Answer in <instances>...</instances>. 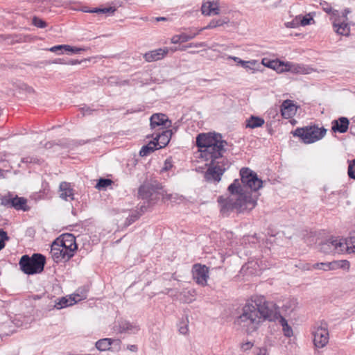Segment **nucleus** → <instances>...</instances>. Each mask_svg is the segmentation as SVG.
Instances as JSON below:
<instances>
[{
  "instance_id": "nucleus-7",
  "label": "nucleus",
  "mask_w": 355,
  "mask_h": 355,
  "mask_svg": "<svg viewBox=\"0 0 355 355\" xmlns=\"http://www.w3.org/2000/svg\"><path fill=\"white\" fill-rule=\"evenodd\" d=\"M348 241L331 237L319 244V251L324 254L340 253L349 248Z\"/></svg>"
},
{
  "instance_id": "nucleus-61",
  "label": "nucleus",
  "mask_w": 355,
  "mask_h": 355,
  "mask_svg": "<svg viewBox=\"0 0 355 355\" xmlns=\"http://www.w3.org/2000/svg\"><path fill=\"white\" fill-rule=\"evenodd\" d=\"M55 145L54 142L52 141H48L44 144L45 148H51Z\"/></svg>"
},
{
  "instance_id": "nucleus-52",
  "label": "nucleus",
  "mask_w": 355,
  "mask_h": 355,
  "mask_svg": "<svg viewBox=\"0 0 355 355\" xmlns=\"http://www.w3.org/2000/svg\"><path fill=\"white\" fill-rule=\"evenodd\" d=\"M80 61L78 60H73V59H67V64L68 65H76L78 64H80Z\"/></svg>"
},
{
  "instance_id": "nucleus-6",
  "label": "nucleus",
  "mask_w": 355,
  "mask_h": 355,
  "mask_svg": "<svg viewBox=\"0 0 355 355\" xmlns=\"http://www.w3.org/2000/svg\"><path fill=\"white\" fill-rule=\"evenodd\" d=\"M241 176V186L243 188L244 192H249L252 196V192L256 193L262 187L263 182L260 179L257 174L248 167H243L239 171Z\"/></svg>"
},
{
  "instance_id": "nucleus-38",
  "label": "nucleus",
  "mask_w": 355,
  "mask_h": 355,
  "mask_svg": "<svg viewBox=\"0 0 355 355\" xmlns=\"http://www.w3.org/2000/svg\"><path fill=\"white\" fill-rule=\"evenodd\" d=\"M65 51H68L71 53V54H76L80 53L82 51H85V49L77 47V46H72L68 44H65Z\"/></svg>"
},
{
  "instance_id": "nucleus-35",
  "label": "nucleus",
  "mask_w": 355,
  "mask_h": 355,
  "mask_svg": "<svg viewBox=\"0 0 355 355\" xmlns=\"http://www.w3.org/2000/svg\"><path fill=\"white\" fill-rule=\"evenodd\" d=\"M32 24L37 28H44L47 26V23L42 19L34 16L32 19Z\"/></svg>"
},
{
  "instance_id": "nucleus-17",
  "label": "nucleus",
  "mask_w": 355,
  "mask_h": 355,
  "mask_svg": "<svg viewBox=\"0 0 355 355\" xmlns=\"http://www.w3.org/2000/svg\"><path fill=\"white\" fill-rule=\"evenodd\" d=\"M85 298H86L85 296L80 297L78 294H76L73 297L70 296L69 298H67V297H62L55 300L53 306L55 307L56 309H61L69 306H72L77 302L80 301L82 299Z\"/></svg>"
},
{
  "instance_id": "nucleus-57",
  "label": "nucleus",
  "mask_w": 355,
  "mask_h": 355,
  "mask_svg": "<svg viewBox=\"0 0 355 355\" xmlns=\"http://www.w3.org/2000/svg\"><path fill=\"white\" fill-rule=\"evenodd\" d=\"M31 163L41 164L42 161L40 159L35 157H31Z\"/></svg>"
},
{
  "instance_id": "nucleus-22",
  "label": "nucleus",
  "mask_w": 355,
  "mask_h": 355,
  "mask_svg": "<svg viewBox=\"0 0 355 355\" xmlns=\"http://www.w3.org/2000/svg\"><path fill=\"white\" fill-rule=\"evenodd\" d=\"M326 265L327 266V269H329V270H336L338 268L348 270L350 266L349 261L347 260H338L327 262Z\"/></svg>"
},
{
  "instance_id": "nucleus-28",
  "label": "nucleus",
  "mask_w": 355,
  "mask_h": 355,
  "mask_svg": "<svg viewBox=\"0 0 355 355\" xmlns=\"http://www.w3.org/2000/svg\"><path fill=\"white\" fill-rule=\"evenodd\" d=\"M334 26L336 28V31L339 35H347L349 33V27L347 23L341 22L337 24L334 21Z\"/></svg>"
},
{
  "instance_id": "nucleus-33",
  "label": "nucleus",
  "mask_w": 355,
  "mask_h": 355,
  "mask_svg": "<svg viewBox=\"0 0 355 355\" xmlns=\"http://www.w3.org/2000/svg\"><path fill=\"white\" fill-rule=\"evenodd\" d=\"M227 22V21L225 19H214L211 20L210 22L209 23V24L207 26H205V28H203V29H211V28H216V27L223 25L224 24H226ZM200 30L202 31V28Z\"/></svg>"
},
{
  "instance_id": "nucleus-5",
  "label": "nucleus",
  "mask_w": 355,
  "mask_h": 355,
  "mask_svg": "<svg viewBox=\"0 0 355 355\" xmlns=\"http://www.w3.org/2000/svg\"><path fill=\"white\" fill-rule=\"evenodd\" d=\"M327 133V129L324 127L319 128L318 125H307L302 128H297L292 134L297 137L306 144H313L322 139Z\"/></svg>"
},
{
  "instance_id": "nucleus-34",
  "label": "nucleus",
  "mask_w": 355,
  "mask_h": 355,
  "mask_svg": "<svg viewBox=\"0 0 355 355\" xmlns=\"http://www.w3.org/2000/svg\"><path fill=\"white\" fill-rule=\"evenodd\" d=\"M107 83L110 85H120V86H121V85H128L129 84V80H124L120 81L118 77H116V76H110L107 79Z\"/></svg>"
},
{
  "instance_id": "nucleus-43",
  "label": "nucleus",
  "mask_w": 355,
  "mask_h": 355,
  "mask_svg": "<svg viewBox=\"0 0 355 355\" xmlns=\"http://www.w3.org/2000/svg\"><path fill=\"white\" fill-rule=\"evenodd\" d=\"M63 50H65V44H59L56 46H53L49 49H48V51L56 53L58 54H61L63 53Z\"/></svg>"
},
{
  "instance_id": "nucleus-40",
  "label": "nucleus",
  "mask_w": 355,
  "mask_h": 355,
  "mask_svg": "<svg viewBox=\"0 0 355 355\" xmlns=\"http://www.w3.org/2000/svg\"><path fill=\"white\" fill-rule=\"evenodd\" d=\"M326 264H327V263H323V262L316 263L311 266H309V267H307L306 269L307 270L320 269V270H323L324 271H327V270H329V269H327V266Z\"/></svg>"
},
{
  "instance_id": "nucleus-29",
  "label": "nucleus",
  "mask_w": 355,
  "mask_h": 355,
  "mask_svg": "<svg viewBox=\"0 0 355 355\" xmlns=\"http://www.w3.org/2000/svg\"><path fill=\"white\" fill-rule=\"evenodd\" d=\"M21 36L18 35H0V41H7L10 44L21 42Z\"/></svg>"
},
{
  "instance_id": "nucleus-21",
  "label": "nucleus",
  "mask_w": 355,
  "mask_h": 355,
  "mask_svg": "<svg viewBox=\"0 0 355 355\" xmlns=\"http://www.w3.org/2000/svg\"><path fill=\"white\" fill-rule=\"evenodd\" d=\"M114 342H116L118 344L121 343L120 340H114L112 338H106L98 340L96 343L95 346L96 349L99 351H107L110 349L111 345Z\"/></svg>"
},
{
  "instance_id": "nucleus-37",
  "label": "nucleus",
  "mask_w": 355,
  "mask_h": 355,
  "mask_svg": "<svg viewBox=\"0 0 355 355\" xmlns=\"http://www.w3.org/2000/svg\"><path fill=\"white\" fill-rule=\"evenodd\" d=\"M347 173L349 178L355 180V159L349 162Z\"/></svg>"
},
{
  "instance_id": "nucleus-31",
  "label": "nucleus",
  "mask_w": 355,
  "mask_h": 355,
  "mask_svg": "<svg viewBox=\"0 0 355 355\" xmlns=\"http://www.w3.org/2000/svg\"><path fill=\"white\" fill-rule=\"evenodd\" d=\"M112 182V180L109 178H101L96 183V188L102 190L110 186Z\"/></svg>"
},
{
  "instance_id": "nucleus-15",
  "label": "nucleus",
  "mask_w": 355,
  "mask_h": 355,
  "mask_svg": "<svg viewBox=\"0 0 355 355\" xmlns=\"http://www.w3.org/2000/svg\"><path fill=\"white\" fill-rule=\"evenodd\" d=\"M172 135L173 130L166 128L154 132L150 137H153L155 142L157 143V146H159V148H162L168 145Z\"/></svg>"
},
{
  "instance_id": "nucleus-26",
  "label": "nucleus",
  "mask_w": 355,
  "mask_h": 355,
  "mask_svg": "<svg viewBox=\"0 0 355 355\" xmlns=\"http://www.w3.org/2000/svg\"><path fill=\"white\" fill-rule=\"evenodd\" d=\"M139 330L137 326L133 325L129 322H123L119 324V332L135 333Z\"/></svg>"
},
{
  "instance_id": "nucleus-3",
  "label": "nucleus",
  "mask_w": 355,
  "mask_h": 355,
  "mask_svg": "<svg viewBox=\"0 0 355 355\" xmlns=\"http://www.w3.org/2000/svg\"><path fill=\"white\" fill-rule=\"evenodd\" d=\"M240 180L235 179L229 185L227 190L232 195H238L236 200L231 197L224 198L222 196L218 198L217 201L220 205V212L223 214H227L234 210L239 211L251 210L256 207L259 194L255 193L254 196H252L249 192H244Z\"/></svg>"
},
{
  "instance_id": "nucleus-54",
  "label": "nucleus",
  "mask_w": 355,
  "mask_h": 355,
  "mask_svg": "<svg viewBox=\"0 0 355 355\" xmlns=\"http://www.w3.org/2000/svg\"><path fill=\"white\" fill-rule=\"evenodd\" d=\"M348 243L350 242L352 246L350 248L352 249V251L355 252V236H351L349 241H347Z\"/></svg>"
},
{
  "instance_id": "nucleus-51",
  "label": "nucleus",
  "mask_w": 355,
  "mask_h": 355,
  "mask_svg": "<svg viewBox=\"0 0 355 355\" xmlns=\"http://www.w3.org/2000/svg\"><path fill=\"white\" fill-rule=\"evenodd\" d=\"M43 299V300L45 302V303H47L50 300L49 298V297H46L44 295L43 296L42 295H35L33 296V299L34 300H40V299Z\"/></svg>"
},
{
  "instance_id": "nucleus-8",
  "label": "nucleus",
  "mask_w": 355,
  "mask_h": 355,
  "mask_svg": "<svg viewBox=\"0 0 355 355\" xmlns=\"http://www.w3.org/2000/svg\"><path fill=\"white\" fill-rule=\"evenodd\" d=\"M269 67L276 69L279 72H291L293 73L309 74L311 69L301 64H294L292 62H286L281 61L270 62Z\"/></svg>"
},
{
  "instance_id": "nucleus-10",
  "label": "nucleus",
  "mask_w": 355,
  "mask_h": 355,
  "mask_svg": "<svg viewBox=\"0 0 355 355\" xmlns=\"http://www.w3.org/2000/svg\"><path fill=\"white\" fill-rule=\"evenodd\" d=\"M313 335L314 345L318 348L324 347L328 343L329 339L327 323L322 321L320 325L313 332Z\"/></svg>"
},
{
  "instance_id": "nucleus-20",
  "label": "nucleus",
  "mask_w": 355,
  "mask_h": 355,
  "mask_svg": "<svg viewBox=\"0 0 355 355\" xmlns=\"http://www.w3.org/2000/svg\"><path fill=\"white\" fill-rule=\"evenodd\" d=\"M60 198L68 200L69 198L70 200H74V193L73 189L71 188V184L66 182H62L60 184Z\"/></svg>"
},
{
  "instance_id": "nucleus-30",
  "label": "nucleus",
  "mask_w": 355,
  "mask_h": 355,
  "mask_svg": "<svg viewBox=\"0 0 355 355\" xmlns=\"http://www.w3.org/2000/svg\"><path fill=\"white\" fill-rule=\"evenodd\" d=\"M116 10V8L115 7L110 6L107 8H94L88 12L92 13L114 14Z\"/></svg>"
},
{
  "instance_id": "nucleus-13",
  "label": "nucleus",
  "mask_w": 355,
  "mask_h": 355,
  "mask_svg": "<svg viewBox=\"0 0 355 355\" xmlns=\"http://www.w3.org/2000/svg\"><path fill=\"white\" fill-rule=\"evenodd\" d=\"M193 278L195 282L202 286L207 285L209 278V268L205 265L196 263L192 268Z\"/></svg>"
},
{
  "instance_id": "nucleus-48",
  "label": "nucleus",
  "mask_w": 355,
  "mask_h": 355,
  "mask_svg": "<svg viewBox=\"0 0 355 355\" xmlns=\"http://www.w3.org/2000/svg\"><path fill=\"white\" fill-rule=\"evenodd\" d=\"M252 346H253V343L248 341V342H246V343L242 344L241 349L243 351H246V350L250 349L252 347Z\"/></svg>"
},
{
  "instance_id": "nucleus-50",
  "label": "nucleus",
  "mask_w": 355,
  "mask_h": 355,
  "mask_svg": "<svg viewBox=\"0 0 355 355\" xmlns=\"http://www.w3.org/2000/svg\"><path fill=\"white\" fill-rule=\"evenodd\" d=\"M81 110L83 113V114H91L94 111V110H92L89 107L87 106V105H85L84 107H83L81 108Z\"/></svg>"
},
{
  "instance_id": "nucleus-44",
  "label": "nucleus",
  "mask_w": 355,
  "mask_h": 355,
  "mask_svg": "<svg viewBox=\"0 0 355 355\" xmlns=\"http://www.w3.org/2000/svg\"><path fill=\"white\" fill-rule=\"evenodd\" d=\"M173 167V162L171 157L167 158L164 161V166L162 168V171H168Z\"/></svg>"
},
{
  "instance_id": "nucleus-9",
  "label": "nucleus",
  "mask_w": 355,
  "mask_h": 355,
  "mask_svg": "<svg viewBox=\"0 0 355 355\" xmlns=\"http://www.w3.org/2000/svg\"><path fill=\"white\" fill-rule=\"evenodd\" d=\"M1 204L8 208H14L16 210L27 211L30 209V207L27 205L26 198L19 197L17 195L13 196L11 193H8V196H3L1 198Z\"/></svg>"
},
{
  "instance_id": "nucleus-59",
  "label": "nucleus",
  "mask_w": 355,
  "mask_h": 355,
  "mask_svg": "<svg viewBox=\"0 0 355 355\" xmlns=\"http://www.w3.org/2000/svg\"><path fill=\"white\" fill-rule=\"evenodd\" d=\"M90 140H83V139H80V140H78V141H76V144L78 146H82V145H84L88 142H89Z\"/></svg>"
},
{
  "instance_id": "nucleus-24",
  "label": "nucleus",
  "mask_w": 355,
  "mask_h": 355,
  "mask_svg": "<svg viewBox=\"0 0 355 355\" xmlns=\"http://www.w3.org/2000/svg\"><path fill=\"white\" fill-rule=\"evenodd\" d=\"M200 31H201V30L193 34L182 33L180 35H175L173 36V37L171 38V42L173 44L186 42L194 38L199 33Z\"/></svg>"
},
{
  "instance_id": "nucleus-36",
  "label": "nucleus",
  "mask_w": 355,
  "mask_h": 355,
  "mask_svg": "<svg viewBox=\"0 0 355 355\" xmlns=\"http://www.w3.org/2000/svg\"><path fill=\"white\" fill-rule=\"evenodd\" d=\"M257 61L250 60V61H245L243 60H239V64H241L243 68L250 70L254 71V66L256 65Z\"/></svg>"
},
{
  "instance_id": "nucleus-12",
  "label": "nucleus",
  "mask_w": 355,
  "mask_h": 355,
  "mask_svg": "<svg viewBox=\"0 0 355 355\" xmlns=\"http://www.w3.org/2000/svg\"><path fill=\"white\" fill-rule=\"evenodd\" d=\"M150 126L154 132H157L170 128L171 121L168 119L165 114L155 113L150 118Z\"/></svg>"
},
{
  "instance_id": "nucleus-55",
  "label": "nucleus",
  "mask_w": 355,
  "mask_h": 355,
  "mask_svg": "<svg viewBox=\"0 0 355 355\" xmlns=\"http://www.w3.org/2000/svg\"><path fill=\"white\" fill-rule=\"evenodd\" d=\"M182 294L184 295V296H187V295H191L192 297H193L195 296V294H196V291L194 289H192V290H189L188 291H184L182 293Z\"/></svg>"
},
{
  "instance_id": "nucleus-45",
  "label": "nucleus",
  "mask_w": 355,
  "mask_h": 355,
  "mask_svg": "<svg viewBox=\"0 0 355 355\" xmlns=\"http://www.w3.org/2000/svg\"><path fill=\"white\" fill-rule=\"evenodd\" d=\"M324 5L326 6H323V10L327 12V14H331L333 15H335L336 12H338L337 10H333L331 6L327 2H324Z\"/></svg>"
},
{
  "instance_id": "nucleus-2",
  "label": "nucleus",
  "mask_w": 355,
  "mask_h": 355,
  "mask_svg": "<svg viewBox=\"0 0 355 355\" xmlns=\"http://www.w3.org/2000/svg\"><path fill=\"white\" fill-rule=\"evenodd\" d=\"M196 144L200 153V157L205 161H209L204 178L207 182H218L222 175L231 165L227 158L223 156L227 151V142L223 139L220 133H200L196 138Z\"/></svg>"
},
{
  "instance_id": "nucleus-56",
  "label": "nucleus",
  "mask_w": 355,
  "mask_h": 355,
  "mask_svg": "<svg viewBox=\"0 0 355 355\" xmlns=\"http://www.w3.org/2000/svg\"><path fill=\"white\" fill-rule=\"evenodd\" d=\"M127 349L131 352H136L138 350V347L136 345H128Z\"/></svg>"
},
{
  "instance_id": "nucleus-47",
  "label": "nucleus",
  "mask_w": 355,
  "mask_h": 355,
  "mask_svg": "<svg viewBox=\"0 0 355 355\" xmlns=\"http://www.w3.org/2000/svg\"><path fill=\"white\" fill-rule=\"evenodd\" d=\"M148 184L150 186V189L151 190L152 193L153 192H157L159 190L162 189L161 184H159V182H155L154 183H150Z\"/></svg>"
},
{
  "instance_id": "nucleus-64",
  "label": "nucleus",
  "mask_w": 355,
  "mask_h": 355,
  "mask_svg": "<svg viewBox=\"0 0 355 355\" xmlns=\"http://www.w3.org/2000/svg\"><path fill=\"white\" fill-rule=\"evenodd\" d=\"M350 10L349 8H345L343 12V17L347 19V15L350 12Z\"/></svg>"
},
{
  "instance_id": "nucleus-39",
  "label": "nucleus",
  "mask_w": 355,
  "mask_h": 355,
  "mask_svg": "<svg viewBox=\"0 0 355 355\" xmlns=\"http://www.w3.org/2000/svg\"><path fill=\"white\" fill-rule=\"evenodd\" d=\"M212 10V3L207 2L206 3H203L201 7L202 13L205 15H211Z\"/></svg>"
},
{
  "instance_id": "nucleus-4",
  "label": "nucleus",
  "mask_w": 355,
  "mask_h": 355,
  "mask_svg": "<svg viewBox=\"0 0 355 355\" xmlns=\"http://www.w3.org/2000/svg\"><path fill=\"white\" fill-rule=\"evenodd\" d=\"M46 257L40 253H34L32 256L24 254L19 261L20 270L26 275H33L44 271Z\"/></svg>"
},
{
  "instance_id": "nucleus-62",
  "label": "nucleus",
  "mask_w": 355,
  "mask_h": 355,
  "mask_svg": "<svg viewBox=\"0 0 355 355\" xmlns=\"http://www.w3.org/2000/svg\"><path fill=\"white\" fill-rule=\"evenodd\" d=\"M21 162H24V163H31V157H24L21 159Z\"/></svg>"
},
{
  "instance_id": "nucleus-16",
  "label": "nucleus",
  "mask_w": 355,
  "mask_h": 355,
  "mask_svg": "<svg viewBox=\"0 0 355 355\" xmlns=\"http://www.w3.org/2000/svg\"><path fill=\"white\" fill-rule=\"evenodd\" d=\"M297 106L293 101L287 99L283 101L280 106L281 114L284 119H291L295 115Z\"/></svg>"
},
{
  "instance_id": "nucleus-25",
  "label": "nucleus",
  "mask_w": 355,
  "mask_h": 355,
  "mask_svg": "<svg viewBox=\"0 0 355 355\" xmlns=\"http://www.w3.org/2000/svg\"><path fill=\"white\" fill-rule=\"evenodd\" d=\"M157 146V143H155L154 140L151 141L147 145H144L141 147L139 151V155L141 157L147 156L155 150L159 149Z\"/></svg>"
},
{
  "instance_id": "nucleus-41",
  "label": "nucleus",
  "mask_w": 355,
  "mask_h": 355,
  "mask_svg": "<svg viewBox=\"0 0 355 355\" xmlns=\"http://www.w3.org/2000/svg\"><path fill=\"white\" fill-rule=\"evenodd\" d=\"M10 240L7 232L3 229H0V245L6 246V242Z\"/></svg>"
},
{
  "instance_id": "nucleus-58",
  "label": "nucleus",
  "mask_w": 355,
  "mask_h": 355,
  "mask_svg": "<svg viewBox=\"0 0 355 355\" xmlns=\"http://www.w3.org/2000/svg\"><path fill=\"white\" fill-rule=\"evenodd\" d=\"M54 304H53L51 302L49 303L46 306V307L44 309L47 311H50L53 310V309H55V307L53 306Z\"/></svg>"
},
{
  "instance_id": "nucleus-60",
  "label": "nucleus",
  "mask_w": 355,
  "mask_h": 355,
  "mask_svg": "<svg viewBox=\"0 0 355 355\" xmlns=\"http://www.w3.org/2000/svg\"><path fill=\"white\" fill-rule=\"evenodd\" d=\"M219 11H220V9L218 6H216V7H213L212 6V10H211V14L213 15H218L219 14Z\"/></svg>"
},
{
  "instance_id": "nucleus-1",
  "label": "nucleus",
  "mask_w": 355,
  "mask_h": 355,
  "mask_svg": "<svg viewBox=\"0 0 355 355\" xmlns=\"http://www.w3.org/2000/svg\"><path fill=\"white\" fill-rule=\"evenodd\" d=\"M277 320L282 326L284 335L288 338L291 337L293 329L287 320L282 316L279 307L275 302L266 301L263 297H261L254 302L246 303L234 323L245 329L247 334L250 335L259 329L263 321L275 322Z\"/></svg>"
},
{
  "instance_id": "nucleus-53",
  "label": "nucleus",
  "mask_w": 355,
  "mask_h": 355,
  "mask_svg": "<svg viewBox=\"0 0 355 355\" xmlns=\"http://www.w3.org/2000/svg\"><path fill=\"white\" fill-rule=\"evenodd\" d=\"M179 331L182 334H184V335L187 334V332H188V326H187V324H184V326L180 327V329H179Z\"/></svg>"
},
{
  "instance_id": "nucleus-23",
  "label": "nucleus",
  "mask_w": 355,
  "mask_h": 355,
  "mask_svg": "<svg viewBox=\"0 0 355 355\" xmlns=\"http://www.w3.org/2000/svg\"><path fill=\"white\" fill-rule=\"evenodd\" d=\"M265 123L264 119L262 117L251 115L246 120V127L254 129L257 128L261 127Z\"/></svg>"
},
{
  "instance_id": "nucleus-27",
  "label": "nucleus",
  "mask_w": 355,
  "mask_h": 355,
  "mask_svg": "<svg viewBox=\"0 0 355 355\" xmlns=\"http://www.w3.org/2000/svg\"><path fill=\"white\" fill-rule=\"evenodd\" d=\"M138 195L142 199L149 198L153 195L149 184L141 185L138 190Z\"/></svg>"
},
{
  "instance_id": "nucleus-63",
  "label": "nucleus",
  "mask_w": 355,
  "mask_h": 355,
  "mask_svg": "<svg viewBox=\"0 0 355 355\" xmlns=\"http://www.w3.org/2000/svg\"><path fill=\"white\" fill-rule=\"evenodd\" d=\"M155 20L156 21H167V18L164 17H155Z\"/></svg>"
},
{
  "instance_id": "nucleus-49",
  "label": "nucleus",
  "mask_w": 355,
  "mask_h": 355,
  "mask_svg": "<svg viewBox=\"0 0 355 355\" xmlns=\"http://www.w3.org/2000/svg\"><path fill=\"white\" fill-rule=\"evenodd\" d=\"M148 206H149V202H148V205H141L139 208H138V210H137L138 212H139V214H141V216L144 214L146 211H147L148 210Z\"/></svg>"
},
{
  "instance_id": "nucleus-14",
  "label": "nucleus",
  "mask_w": 355,
  "mask_h": 355,
  "mask_svg": "<svg viewBox=\"0 0 355 355\" xmlns=\"http://www.w3.org/2000/svg\"><path fill=\"white\" fill-rule=\"evenodd\" d=\"M50 253L52 259L56 263L66 262L74 256L71 249L69 248V250H66L61 247L53 246L52 244L51 245Z\"/></svg>"
},
{
  "instance_id": "nucleus-46",
  "label": "nucleus",
  "mask_w": 355,
  "mask_h": 355,
  "mask_svg": "<svg viewBox=\"0 0 355 355\" xmlns=\"http://www.w3.org/2000/svg\"><path fill=\"white\" fill-rule=\"evenodd\" d=\"M311 21H313V19L309 15L304 16L300 20V25L303 26L309 25L311 24Z\"/></svg>"
},
{
  "instance_id": "nucleus-32",
  "label": "nucleus",
  "mask_w": 355,
  "mask_h": 355,
  "mask_svg": "<svg viewBox=\"0 0 355 355\" xmlns=\"http://www.w3.org/2000/svg\"><path fill=\"white\" fill-rule=\"evenodd\" d=\"M141 217V214L137 211H133L132 213L127 217L124 225L125 227H128L131 224H132L135 221L138 220Z\"/></svg>"
},
{
  "instance_id": "nucleus-19",
  "label": "nucleus",
  "mask_w": 355,
  "mask_h": 355,
  "mask_svg": "<svg viewBox=\"0 0 355 355\" xmlns=\"http://www.w3.org/2000/svg\"><path fill=\"white\" fill-rule=\"evenodd\" d=\"M168 51L167 47L150 51L144 55V58L148 62L157 61L163 58L168 53Z\"/></svg>"
},
{
  "instance_id": "nucleus-18",
  "label": "nucleus",
  "mask_w": 355,
  "mask_h": 355,
  "mask_svg": "<svg viewBox=\"0 0 355 355\" xmlns=\"http://www.w3.org/2000/svg\"><path fill=\"white\" fill-rule=\"evenodd\" d=\"M349 125V120L345 116H340L331 122V131L333 132L345 133Z\"/></svg>"
},
{
  "instance_id": "nucleus-42",
  "label": "nucleus",
  "mask_w": 355,
  "mask_h": 355,
  "mask_svg": "<svg viewBox=\"0 0 355 355\" xmlns=\"http://www.w3.org/2000/svg\"><path fill=\"white\" fill-rule=\"evenodd\" d=\"M41 64H67V60L64 58H56L53 60H45L41 62Z\"/></svg>"
},
{
  "instance_id": "nucleus-11",
  "label": "nucleus",
  "mask_w": 355,
  "mask_h": 355,
  "mask_svg": "<svg viewBox=\"0 0 355 355\" xmlns=\"http://www.w3.org/2000/svg\"><path fill=\"white\" fill-rule=\"evenodd\" d=\"M52 245L53 246L61 247L66 250L70 248L73 250V254H74L78 249L76 237L71 233H65L60 235L53 241Z\"/></svg>"
}]
</instances>
